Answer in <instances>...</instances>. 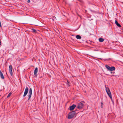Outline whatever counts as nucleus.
Returning <instances> with one entry per match:
<instances>
[{"label":"nucleus","instance_id":"f257e3e1","mask_svg":"<svg viewBox=\"0 0 123 123\" xmlns=\"http://www.w3.org/2000/svg\"><path fill=\"white\" fill-rule=\"evenodd\" d=\"M76 112L75 111H73L72 112H70L68 116V118L69 119L73 118Z\"/></svg>","mask_w":123,"mask_h":123},{"label":"nucleus","instance_id":"f03ea898","mask_svg":"<svg viewBox=\"0 0 123 123\" xmlns=\"http://www.w3.org/2000/svg\"><path fill=\"white\" fill-rule=\"evenodd\" d=\"M106 91L108 95L109 96L110 98H112V96L111 95V93L110 92V90L109 89L108 87L107 88L106 86H105Z\"/></svg>","mask_w":123,"mask_h":123},{"label":"nucleus","instance_id":"7ed1b4c3","mask_svg":"<svg viewBox=\"0 0 123 123\" xmlns=\"http://www.w3.org/2000/svg\"><path fill=\"white\" fill-rule=\"evenodd\" d=\"M32 94V90L31 88H30L29 89V92L28 93V100H29L31 98V95Z\"/></svg>","mask_w":123,"mask_h":123},{"label":"nucleus","instance_id":"20e7f679","mask_svg":"<svg viewBox=\"0 0 123 123\" xmlns=\"http://www.w3.org/2000/svg\"><path fill=\"white\" fill-rule=\"evenodd\" d=\"M84 104L81 103H79L78 104L77 108L79 109L82 108L83 107Z\"/></svg>","mask_w":123,"mask_h":123},{"label":"nucleus","instance_id":"39448f33","mask_svg":"<svg viewBox=\"0 0 123 123\" xmlns=\"http://www.w3.org/2000/svg\"><path fill=\"white\" fill-rule=\"evenodd\" d=\"M9 70L10 73L11 75L12 76V65H10L9 66Z\"/></svg>","mask_w":123,"mask_h":123},{"label":"nucleus","instance_id":"423d86ee","mask_svg":"<svg viewBox=\"0 0 123 123\" xmlns=\"http://www.w3.org/2000/svg\"><path fill=\"white\" fill-rule=\"evenodd\" d=\"M28 88L27 87L25 89V90L24 92V94L23 95V97H25L27 94L28 92Z\"/></svg>","mask_w":123,"mask_h":123},{"label":"nucleus","instance_id":"0eeeda50","mask_svg":"<svg viewBox=\"0 0 123 123\" xmlns=\"http://www.w3.org/2000/svg\"><path fill=\"white\" fill-rule=\"evenodd\" d=\"M76 106V105L74 104H73L72 106H70L69 107L70 110L72 111L74 110Z\"/></svg>","mask_w":123,"mask_h":123},{"label":"nucleus","instance_id":"6e6552de","mask_svg":"<svg viewBox=\"0 0 123 123\" xmlns=\"http://www.w3.org/2000/svg\"><path fill=\"white\" fill-rule=\"evenodd\" d=\"M37 71H38V68H35L34 71V74L35 75V76H37Z\"/></svg>","mask_w":123,"mask_h":123},{"label":"nucleus","instance_id":"1a4fd4ad","mask_svg":"<svg viewBox=\"0 0 123 123\" xmlns=\"http://www.w3.org/2000/svg\"><path fill=\"white\" fill-rule=\"evenodd\" d=\"M115 23L117 26L119 27H121V25L118 22L117 20H115Z\"/></svg>","mask_w":123,"mask_h":123},{"label":"nucleus","instance_id":"9d476101","mask_svg":"<svg viewBox=\"0 0 123 123\" xmlns=\"http://www.w3.org/2000/svg\"><path fill=\"white\" fill-rule=\"evenodd\" d=\"M115 68L113 66L111 67H110L109 71H112L114 70H115Z\"/></svg>","mask_w":123,"mask_h":123},{"label":"nucleus","instance_id":"9b49d317","mask_svg":"<svg viewBox=\"0 0 123 123\" xmlns=\"http://www.w3.org/2000/svg\"><path fill=\"white\" fill-rule=\"evenodd\" d=\"M0 76L1 78L2 79H4V77L3 74L1 72V71L0 70Z\"/></svg>","mask_w":123,"mask_h":123},{"label":"nucleus","instance_id":"f8f14e48","mask_svg":"<svg viewBox=\"0 0 123 123\" xmlns=\"http://www.w3.org/2000/svg\"><path fill=\"white\" fill-rule=\"evenodd\" d=\"M76 37L77 39H80L81 38V36L79 35H76Z\"/></svg>","mask_w":123,"mask_h":123},{"label":"nucleus","instance_id":"ddd939ff","mask_svg":"<svg viewBox=\"0 0 123 123\" xmlns=\"http://www.w3.org/2000/svg\"><path fill=\"white\" fill-rule=\"evenodd\" d=\"M32 31L34 33H37V31L33 28L32 29Z\"/></svg>","mask_w":123,"mask_h":123},{"label":"nucleus","instance_id":"4468645a","mask_svg":"<svg viewBox=\"0 0 123 123\" xmlns=\"http://www.w3.org/2000/svg\"><path fill=\"white\" fill-rule=\"evenodd\" d=\"M99 41L100 42H103L104 41V40L103 38H100L98 39Z\"/></svg>","mask_w":123,"mask_h":123},{"label":"nucleus","instance_id":"2eb2a0df","mask_svg":"<svg viewBox=\"0 0 123 123\" xmlns=\"http://www.w3.org/2000/svg\"><path fill=\"white\" fill-rule=\"evenodd\" d=\"M105 67L106 68V69L108 70H109L110 67L109 66L107 65H105Z\"/></svg>","mask_w":123,"mask_h":123},{"label":"nucleus","instance_id":"dca6fc26","mask_svg":"<svg viewBox=\"0 0 123 123\" xmlns=\"http://www.w3.org/2000/svg\"><path fill=\"white\" fill-rule=\"evenodd\" d=\"M11 94H12V93L11 92H10L8 94L7 97V98H9L10 96L11 95Z\"/></svg>","mask_w":123,"mask_h":123},{"label":"nucleus","instance_id":"f3484780","mask_svg":"<svg viewBox=\"0 0 123 123\" xmlns=\"http://www.w3.org/2000/svg\"><path fill=\"white\" fill-rule=\"evenodd\" d=\"M90 11H91V12H94L95 13H96V12L95 11H94V10H91Z\"/></svg>","mask_w":123,"mask_h":123},{"label":"nucleus","instance_id":"a211bd4d","mask_svg":"<svg viewBox=\"0 0 123 123\" xmlns=\"http://www.w3.org/2000/svg\"><path fill=\"white\" fill-rule=\"evenodd\" d=\"M103 102H101V107L102 108L103 107Z\"/></svg>","mask_w":123,"mask_h":123},{"label":"nucleus","instance_id":"6ab92c4d","mask_svg":"<svg viewBox=\"0 0 123 123\" xmlns=\"http://www.w3.org/2000/svg\"><path fill=\"white\" fill-rule=\"evenodd\" d=\"M67 84L68 85V86H70L69 85V83L68 81L67 80Z\"/></svg>","mask_w":123,"mask_h":123},{"label":"nucleus","instance_id":"aec40b11","mask_svg":"<svg viewBox=\"0 0 123 123\" xmlns=\"http://www.w3.org/2000/svg\"><path fill=\"white\" fill-rule=\"evenodd\" d=\"M111 101H112V103L113 104H114V102L113 101V100H112V98H111Z\"/></svg>","mask_w":123,"mask_h":123},{"label":"nucleus","instance_id":"412c9836","mask_svg":"<svg viewBox=\"0 0 123 123\" xmlns=\"http://www.w3.org/2000/svg\"><path fill=\"white\" fill-rule=\"evenodd\" d=\"M30 2V0H28L27 1V2L28 3H29Z\"/></svg>","mask_w":123,"mask_h":123},{"label":"nucleus","instance_id":"4be33fe9","mask_svg":"<svg viewBox=\"0 0 123 123\" xmlns=\"http://www.w3.org/2000/svg\"><path fill=\"white\" fill-rule=\"evenodd\" d=\"M79 1H80L82 2V1H81V0H80Z\"/></svg>","mask_w":123,"mask_h":123},{"label":"nucleus","instance_id":"5701e85b","mask_svg":"<svg viewBox=\"0 0 123 123\" xmlns=\"http://www.w3.org/2000/svg\"><path fill=\"white\" fill-rule=\"evenodd\" d=\"M111 74H112V72H111Z\"/></svg>","mask_w":123,"mask_h":123},{"label":"nucleus","instance_id":"b1692460","mask_svg":"<svg viewBox=\"0 0 123 123\" xmlns=\"http://www.w3.org/2000/svg\"><path fill=\"white\" fill-rule=\"evenodd\" d=\"M114 76V75H112V76Z\"/></svg>","mask_w":123,"mask_h":123}]
</instances>
